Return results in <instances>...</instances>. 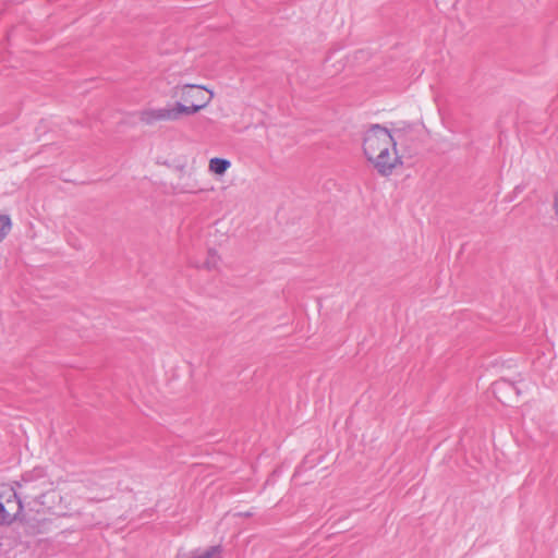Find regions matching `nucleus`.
<instances>
[{"label": "nucleus", "mask_w": 558, "mask_h": 558, "mask_svg": "<svg viewBox=\"0 0 558 558\" xmlns=\"http://www.w3.org/2000/svg\"><path fill=\"white\" fill-rule=\"evenodd\" d=\"M213 97V92H209V95L202 104H191L190 106H186L181 102H175V105L171 106L172 112L174 113V121L179 120L182 116H191L198 112L210 102Z\"/></svg>", "instance_id": "39448f33"}, {"label": "nucleus", "mask_w": 558, "mask_h": 558, "mask_svg": "<svg viewBox=\"0 0 558 558\" xmlns=\"http://www.w3.org/2000/svg\"><path fill=\"white\" fill-rule=\"evenodd\" d=\"M231 167V162L228 159L214 157L209 160V171L215 174L222 175Z\"/></svg>", "instance_id": "6e6552de"}, {"label": "nucleus", "mask_w": 558, "mask_h": 558, "mask_svg": "<svg viewBox=\"0 0 558 558\" xmlns=\"http://www.w3.org/2000/svg\"><path fill=\"white\" fill-rule=\"evenodd\" d=\"M138 119L141 122L151 125L160 121H174V113L172 112L171 106L148 108L140 112Z\"/></svg>", "instance_id": "20e7f679"}, {"label": "nucleus", "mask_w": 558, "mask_h": 558, "mask_svg": "<svg viewBox=\"0 0 558 558\" xmlns=\"http://www.w3.org/2000/svg\"><path fill=\"white\" fill-rule=\"evenodd\" d=\"M220 262V257L214 250L208 251V255L206 260L204 262V267L208 270L216 269Z\"/></svg>", "instance_id": "9d476101"}, {"label": "nucleus", "mask_w": 558, "mask_h": 558, "mask_svg": "<svg viewBox=\"0 0 558 558\" xmlns=\"http://www.w3.org/2000/svg\"><path fill=\"white\" fill-rule=\"evenodd\" d=\"M12 228L11 218L0 214V243L7 238Z\"/></svg>", "instance_id": "1a4fd4ad"}, {"label": "nucleus", "mask_w": 558, "mask_h": 558, "mask_svg": "<svg viewBox=\"0 0 558 558\" xmlns=\"http://www.w3.org/2000/svg\"><path fill=\"white\" fill-rule=\"evenodd\" d=\"M493 392L496 395V397L501 401L506 402L504 399L507 395L513 393L518 395L517 387L507 379H500L493 385Z\"/></svg>", "instance_id": "0eeeda50"}, {"label": "nucleus", "mask_w": 558, "mask_h": 558, "mask_svg": "<svg viewBox=\"0 0 558 558\" xmlns=\"http://www.w3.org/2000/svg\"><path fill=\"white\" fill-rule=\"evenodd\" d=\"M21 489L24 498L38 499L44 497L52 483L41 466L34 468L22 475L21 481L14 483Z\"/></svg>", "instance_id": "f03ea898"}, {"label": "nucleus", "mask_w": 558, "mask_h": 558, "mask_svg": "<svg viewBox=\"0 0 558 558\" xmlns=\"http://www.w3.org/2000/svg\"><path fill=\"white\" fill-rule=\"evenodd\" d=\"M23 511L21 497L13 486L0 484V525H10Z\"/></svg>", "instance_id": "7ed1b4c3"}, {"label": "nucleus", "mask_w": 558, "mask_h": 558, "mask_svg": "<svg viewBox=\"0 0 558 558\" xmlns=\"http://www.w3.org/2000/svg\"><path fill=\"white\" fill-rule=\"evenodd\" d=\"M205 92L209 94L210 90L201 85H185L181 92V98L191 104H202L207 98Z\"/></svg>", "instance_id": "423d86ee"}, {"label": "nucleus", "mask_w": 558, "mask_h": 558, "mask_svg": "<svg viewBox=\"0 0 558 558\" xmlns=\"http://www.w3.org/2000/svg\"><path fill=\"white\" fill-rule=\"evenodd\" d=\"M554 208H555L556 214L558 215V192L555 195Z\"/></svg>", "instance_id": "9b49d317"}, {"label": "nucleus", "mask_w": 558, "mask_h": 558, "mask_svg": "<svg viewBox=\"0 0 558 558\" xmlns=\"http://www.w3.org/2000/svg\"><path fill=\"white\" fill-rule=\"evenodd\" d=\"M411 132V128H397L393 132L381 126L372 124L364 134L363 151L368 162L383 175H390L397 166L401 165V158L397 151V143Z\"/></svg>", "instance_id": "f257e3e1"}]
</instances>
